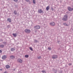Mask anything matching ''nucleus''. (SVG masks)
I'll list each match as a JSON object with an SVG mask.
<instances>
[{"label":"nucleus","instance_id":"32","mask_svg":"<svg viewBox=\"0 0 73 73\" xmlns=\"http://www.w3.org/2000/svg\"><path fill=\"white\" fill-rule=\"evenodd\" d=\"M60 73H62V71H61L60 72Z\"/></svg>","mask_w":73,"mask_h":73},{"label":"nucleus","instance_id":"19","mask_svg":"<svg viewBox=\"0 0 73 73\" xmlns=\"http://www.w3.org/2000/svg\"><path fill=\"white\" fill-rule=\"evenodd\" d=\"M14 13L15 15H17V11H14Z\"/></svg>","mask_w":73,"mask_h":73},{"label":"nucleus","instance_id":"26","mask_svg":"<svg viewBox=\"0 0 73 73\" xmlns=\"http://www.w3.org/2000/svg\"><path fill=\"white\" fill-rule=\"evenodd\" d=\"M42 73H46V72L44 70L42 71Z\"/></svg>","mask_w":73,"mask_h":73},{"label":"nucleus","instance_id":"18","mask_svg":"<svg viewBox=\"0 0 73 73\" xmlns=\"http://www.w3.org/2000/svg\"><path fill=\"white\" fill-rule=\"evenodd\" d=\"M54 73H57V69H54Z\"/></svg>","mask_w":73,"mask_h":73},{"label":"nucleus","instance_id":"10","mask_svg":"<svg viewBox=\"0 0 73 73\" xmlns=\"http://www.w3.org/2000/svg\"><path fill=\"white\" fill-rule=\"evenodd\" d=\"M10 58L11 59H13V58H15V57L14 56L12 55L10 56Z\"/></svg>","mask_w":73,"mask_h":73},{"label":"nucleus","instance_id":"34","mask_svg":"<svg viewBox=\"0 0 73 73\" xmlns=\"http://www.w3.org/2000/svg\"><path fill=\"white\" fill-rule=\"evenodd\" d=\"M18 73H22V72H18Z\"/></svg>","mask_w":73,"mask_h":73},{"label":"nucleus","instance_id":"5","mask_svg":"<svg viewBox=\"0 0 73 73\" xmlns=\"http://www.w3.org/2000/svg\"><path fill=\"white\" fill-rule=\"evenodd\" d=\"M38 12L39 13H44V11H42V10H41V9H40L38 11Z\"/></svg>","mask_w":73,"mask_h":73},{"label":"nucleus","instance_id":"7","mask_svg":"<svg viewBox=\"0 0 73 73\" xmlns=\"http://www.w3.org/2000/svg\"><path fill=\"white\" fill-rule=\"evenodd\" d=\"M50 25H52V26H54L55 25V23H54V22H52L50 23Z\"/></svg>","mask_w":73,"mask_h":73},{"label":"nucleus","instance_id":"15","mask_svg":"<svg viewBox=\"0 0 73 73\" xmlns=\"http://www.w3.org/2000/svg\"><path fill=\"white\" fill-rule=\"evenodd\" d=\"M50 8V7H49V6H47L46 8V11H48V10Z\"/></svg>","mask_w":73,"mask_h":73},{"label":"nucleus","instance_id":"6","mask_svg":"<svg viewBox=\"0 0 73 73\" xmlns=\"http://www.w3.org/2000/svg\"><path fill=\"white\" fill-rule=\"evenodd\" d=\"M2 58L3 60H4L7 58V56L6 55H4L2 57Z\"/></svg>","mask_w":73,"mask_h":73},{"label":"nucleus","instance_id":"16","mask_svg":"<svg viewBox=\"0 0 73 73\" xmlns=\"http://www.w3.org/2000/svg\"><path fill=\"white\" fill-rule=\"evenodd\" d=\"M15 49L14 48H12L11 49V52L15 51Z\"/></svg>","mask_w":73,"mask_h":73},{"label":"nucleus","instance_id":"30","mask_svg":"<svg viewBox=\"0 0 73 73\" xmlns=\"http://www.w3.org/2000/svg\"><path fill=\"white\" fill-rule=\"evenodd\" d=\"M27 2H29V0H25Z\"/></svg>","mask_w":73,"mask_h":73},{"label":"nucleus","instance_id":"40","mask_svg":"<svg viewBox=\"0 0 73 73\" xmlns=\"http://www.w3.org/2000/svg\"><path fill=\"white\" fill-rule=\"evenodd\" d=\"M1 40H3L2 39H1Z\"/></svg>","mask_w":73,"mask_h":73},{"label":"nucleus","instance_id":"20","mask_svg":"<svg viewBox=\"0 0 73 73\" xmlns=\"http://www.w3.org/2000/svg\"><path fill=\"white\" fill-rule=\"evenodd\" d=\"M13 35L15 37H16V33H15V34L13 33Z\"/></svg>","mask_w":73,"mask_h":73},{"label":"nucleus","instance_id":"39","mask_svg":"<svg viewBox=\"0 0 73 73\" xmlns=\"http://www.w3.org/2000/svg\"><path fill=\"white\" fill-rule=\"evenodd\" d=\"M36 32H37V31H35V32L36 33Z\"/></svg>","mask_w":73,"mask_h":73},{"label":"nucleus","instance_id":"9","mask_svg":"<svg viewBox=\"0 0 73 73\" xmlns=\"http://www.w3.org/2000/svg\"><path fill=\"white\" fill-rule=\"evenodd\" d=\"M68 9L69 11H72V9L70 7H68Z\"/></svg>","mask_w":73,"mask_h":73},{"label":"nucleus","instance_id":"33","mask_svg":"<svg viewBox=\"0 0 73 73\" xmlns=\"http://www.w3.org/2000/svg\"><path fill=\"white\" fill-rule=\"evenodd\" d=\"M2 70H3V69H0V70L2 71Z\"/></svg>","mask_w":73,"mask_h":73},{"label":"nucleus","instance_id":"23","mask_svg":"<svg viewBox=\"0 0 73 73\" xmlns=\"http://www.w3.org/2000/svg\"><path fill=\"white\" fill-rule=\"evenodd\" d=\"M33 4H36V1L35 0H33Z\"/></svg>","mask_w":73,"mask_h":73},{"label":"nucleus","instance_id":"24","mask_svg":"<svg viewBox=\"0 0 73 73\" xmlns=\"http://www.w3.org/2000/svg\"><path fill=\"white\" fill-rule=\"evenodd\" d=\"M3 43L4 45H6L7 44V42H3Z\"/></svg>","mask_w":73,"mask_h":73},{"label":"nucleus","instance_id":"35","mask_svg":"<svg viewBox=\"0 0 73 73\" xmlns=\"http://www.w3.org/2000/svg\"><path fill=\"white\" fill-rule=\"evenodd\" d=\"M51 9L52 10H53V8H51Z\"/></svg>","mask_w":73,"mask_h":73},{"label":"nucleus","instance_id":"21","mask_svg":"<svg viewBox=\"0 0 73 73\" xmlns=\"http://www.w3.org/2000/svg\"><path fill=\"white\" fill-rule=\"evenodd\" d=\"M25 57L26 58H28V57H29V55H26L25 56Z\"/></svg>","mask_w":73,"mask_h":73},{"label":"nucleus","instance_id":"4","mask_svg":"<svg viewBox=\"0 0 73 73\" xmlns=\"http://www.w3.org/2000/svg\"><path fill=\"white\" fill-rule=\"evenodd\" d=\"M17 61L18 62H19V63H22V62H23V60H22L21 59H18Z\"/></svg>","mask_w":73,"mask_h":73},{"label":"nucleus","instance_id":"36","mask_svg":"<svg viewBox=\"0 0 73 73\" xmlns=\"http://www.w3.org/2000/svg\"><path fill=\"white\" fill-rule=\"evenodd\" d=\"M13 70H14V71H15V69H14Z\"/></svg>","mask_w":73,"mask_h":73},{"label":"nucleus","instance_id":"37","mask_svg":"<svg viewBox=\"0 0 73 73\" xmlns=\"http://www.w3.org/2000/svg\"><path fill=\"white\" fill-rule=\"evenodd\" d=\"M70 65H71V64L70 63L69 64Z\"/></svg>","mask_w":73,"mask_h":73},{"label":"nucleus","instance_id":"27","mask_svg":"<svg viewBox=\"0 0 73 73\" xmlns=\"http://www.w3.org/2000/svg\"><path fill=\"white\" fill-rule=\"evenodd\" d=\"M34 42H37V40H34Z\"/></svg>","mask_w":73,"mask_h":73},{"label":"nucleus","instance_id":"29","mask_svg":"<svg viewBox=\"0 0 73 73\" xmlns=\"http://www.w3.org/2000/svg\"><path fill=\"white\" fill-rule=\"evenodd\" d=\"M48 50H51V48H50V47H48Z\"/></svg>","mask_w":73,"mask_h":73},{"label":"nucleus","instance_id":"11","mask_svg":"<svg viewBox=\"0 0 73 73\" xmlns=\"http://www.w3.org/2000/svg\"><path fill=\"white\" fill-rule=\"evenodd\" d=\"M4 47V45L3 44H0V48H3Z\"/></svg>","mask_w":73,"mask_h":73},{"label":"nucleus","instance_id":"1","mask_svg":"<svg viewBox=\"0 0 73 73\" xmlns=\"http://www.w3.org/2000/svg\"><path fill=\"white\" fill-rule=\"evenodd\" d=\"M34 28L35 29H40V26L39 25L35 26Z\"/></svg>","mask_w":73,"mask_h":73},{"label":"nucleus","instance_id":"12","mask_svg":"<svg viewBox=\"0 0 73 73\" xmlns=\"http://www.w3.org/2000/svg\"><path fill=\"white\" fill-rule=\"evenodd\" d=\"M6 68L7 69H9L10 68V66L9 65H6L5 66Z\"/></svg>","mask_w":73,"mask_h":73},{"label":"nucleus","instance_id":"31","mask_svg":"<svg viewBox=\"0 0 73 73\" xmlns=\"http://www.w3.org/2000/svg\"><path fill=\"white\" fill-rule=\"evenodd\" d=\"M2 52V51L1 50H0V53H1Z\"/></svg>","mask_w":73,"mask_h":73},{"label":"nucleus","instance_id":"28","mask_svg":"<svg viewBox=\"0 0 73 73\" xmlns=\"http://www.w3.org/2000/svg\"><path fill=\"white\" fill-rule=\"evenodd\" d=\"M14 1L15 2H17V1H18V0H14Z\"/></svg>","mask_w":73,"mask_h":73},{"label":"nucleus","instance_id":"38","mask_svg":"<svg viewBox=\"0 0 73 73\" xmlns=\"http://www.w3.org/2000/svg\"><path fill=\"white\" fill-rule=\"evenodd\" d=\"M72 10H73V8H72Z\"/></svg>","mask_w":73,"mask_h":73},{"label":"nucleus","instance_id":"25","mask_svg":"<svg viewBox=\"0 0 73 73\" xmlns=\"http://www.w3.org/2000/svg\"><path fill=\"white\" fill-rule=\"evenodd\" d=\"M41 56H39V57H38V59H41Z\"/></svg>","mask_w":73,"mask_h":73},{"label":"nucleus","instance_id":"17","mask_svg":"<svg viewBox=\"0 0 73 73\" xmlns=\"http://www.w3.org/2000/svg\"><path fill=\"white\" fill-rule=\"evenodd\" d=\"M64 17L66 19H68V15H64Z\"/></svg>","mask_w":73,"mask_h":73},{"label":"nucleus","instance_id":"2","mask_svg":"<svg viewBox=\"0 0 73 73\" xmlns=\"http://www.w3.org/2000/svg\"><path fill=\"white\" fill-rule=\"evenodd\" d=\"M25 32L26 33H31V30L29 29H26L25 30Z\"/></svg>","mask_w":73,"mask_h":73},{"label":"nucleus","instance_id":"3","mask_svg":"<svg viewBox=\"0 0 73 73\" xmlns=\"http://www.w3.org/2000/svg\"><path fill=\"white\" fill-rule=\"evenodd\" d=\"M52 58L53 59H55V58H57V55H53L52 56Z\"/></svg>","mask_w":73,"mask_h":73},{"label":"nucleus","instance_id":"22","mask_svg":"<svg viewBox=\"0 0 73 73\" xmlns=\"http://www.w3.org/2000/svg\"><path fill=\"white\" fill-rule=\"evenodd\" d=\"M29 49H30V50H31V51H33V48H32L31 47H29Z\"/></svg>","mask_w":73,"mask_h":73},{"label":"nucleus","instance_id":"8","mask_svg":"<svg viewBox=\"0 0 73 73\" xmlns=\"http://www.w3.org/2000/svg\"><path fill=\"white\" fill-rule=\"evenodd\" d=\"M62 20L63 21H66L68 20V19L65 18L64 17L62 18Z\"/></svg>","mask_w":73,"mask_h":73},{"label":"nucleus","instance_id":"14","mask_svg":"<svg viewBox=\"0 0 73 73\" xmlns=\"http://www.w3.org/2000/svg\"><path fill=\"white\" fill-rule=\"evenodd\" d=\"M7 21H9L10 23H11V18H9L7 19Z\"/></svg>","mask_w":73,"mask_h":73},{"label":"nucleus","instance_id":"13","mask_svg":"<svg viewBox=\"0 0 73 73\" xmlns=\"http://www.w3.org/2000/svg\"><path fill=\"white\" fill-rule=\"evenodd\" d=\"M63 25H65V26H67V27H68L69 26V25H67L66 23H63Z\"/></svg>","mask_w":73,"mask_h":73}]
</instances>
